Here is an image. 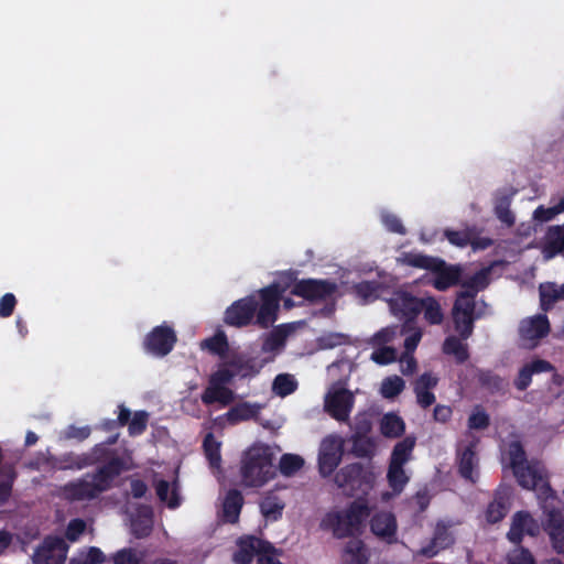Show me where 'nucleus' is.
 Returning <instances> with one entry per match:
<instances>
[{
    "mask_svg": "<svg viewBox=\"0 0 564 564\" xmlns=\"http://www.w3.org/2000/svg\"><path fill=\"white\" fill-rule=\"evenodd\" d=\"M225 362L231 369L234 377L241 379L256 377L263 367V362H258L256 358L242 354H232L225 359Z\"/></svg>",
    "mask_w": 564,
    "mask_h": 564,
    "instance_id": "21",
    "label": "nucleus"
},
{
    "mask_svg": "<svg viewBox=\"0 0 564 564\" xmlns=\"http://www.w3.org/2000/svg\"><path fill=\"white\" fill-rule=\"evenodd\" d=\"M273 454L264 444H253L241 457L240 476L247 487H262L275 476Z\"/></svg>",
    "mask_w": 564,
    "mask_h": 564,
    "instance_id": "4",
    "label": "nucleus"
},
{
    "mask_svg": "<svg viewBox=\"0 0 564 564\" xmlns=\"http://www.w3.org/2000/svg\"><path fill=\"white\" fill-rule=\"evenodd\" d=\"M17 299L13 293H6L0 299V317H10L15 308Z\"/></svg>",
    "mask_w": 564,
    "mask_h": 564,
    "instance_id": "60",
    "label": "nucleus"
},
{
    "mask_svg": "<svg viewBox=\"0 0 564 564\" xmlns=\"http://www.w3.org/2000/svg\"><path fill=\"white\" fill-rule=\"evenodd\" d=\"M237 551L232 555L236 564H251L254 556H264L265 554H273L274 546L264 540L254 535H245L237 541Z\"/></svg>",
    "mask_w": 564,
    "mask_h": 564,
    "instance_id": "14",
    "label": "nucleus"
},
{
    "mask_svg": "<svg viewBox=\"0 0 564 564\" xmlns=\"http://www.w3.org/2000/svg\"><path fill=\"white\" fill-rule=\"evenodd\" d=\"M203 448L210 467L219 468L221 463L220 443L212 433L204 437Z\"/></svg>",
    "mask_w": 564,
    "mask_h": 564,
    "instance_id": "39",
    "label": "nucleus"
},
{
    "mask_svg": "<svg viewBox=\"0 0 564 564\" xmlns=\"http://www.w3.org/2000/svg\"><path fill=\"white\" fill-rule=\"evenodd\" d=\"M371 430V424L367 421L357 424L355 433L350 436V453L357 458H367L371 462L376 453V443L367 434Z\"/></svg>",
    "mask_w": 564,
    "mask_h": 564,
    "instance_id": "19",
    "label": "nucleus"
},
{
    "mask_svg": "<svg viewBox=\"0 0 564 564\" xmlns=\"http://www.w3.org/2000/svg\"><path fill=\"white\" fill-rule=\"evenodd\" d=\"M550 332V324L545 315H536L521 322L519 333L522 347L533 349L541 338Z\"/></svg>",
    "mask_w": 564,
    "mask_h": 564,
    "instance_id": "16",
    "label": "nucleus"
},
{
    "mask_svg": "<svg viewBox=\"0 0 564 564\" xmlns=\"http://www.w3.org/2000/svg\"><path fill=\"white\" fill-rule=\"evenodd\" d=\"M404 421L395 413H387L381 419L380 431L381 434L386 437H400L404 433Z\"/></svg>",
    "mask_w": 564,
    "mask_h": 564,
    "instance_id": "35",
    "label": "nucleus"
},
{
    "mask_svg": "<svg viewBox=\"0 0 564 564\" xmlns=\"http://www.w3.org/2000/svg\"><path fill=\"white\" fill-rule=\"evenodd\" d=\"M478 458L471 446L467 447L460 457V477L475 485L478 480Z\"/></svg>",
    "mask_w": 564,
    "mask_h": 564,
    "instance_id": "33",
    "label": "nucleus"
},
{
    "mask_svg": "<svg viewBox=\"0 0 564 564\" xmlns=\"http://www.w3.org/2000/svg\"><path fill=\"white\" fill-rule=\"evenodd\" d=\"M148 512H149V517L145 521H143V520H133L132 521V532L139 539L150 535V533L152 531L151 510H148Z\"/></svg>",
    "mask_w": 564,
    "mask_h": 564,
    "instance_id": "58",
    "label": "nucleus"
},
{
    "mask_svg": "<svg viewBox=\"0 0 564 564\" xmlns=\"http://www.w3.org/2000/svg\"><path fill=\"white\" fill-rule=\"evenodd\" d=\"M381 220H382V224L384 225V227L387 228V230H389L390 232L399 234V235L406 234L405 227L403 226L401 219L397 215L391 214V213H386L381 216Z\"/></svg>",
    "mask_w": 564,
    "mask_h": 564,
    "instance_id": "56",
    "label": "nucleus"
},
{
    "mask_svg": "<svg viewBox=\"0 0 564 564\" xmlns=\"http://www.w3.org/2000/svg\"><path fill=\"white\" fill-rule=\"evenodd\" d=\"M297 388V382L289 373L278 375L272 384L273 392L279 397H286L293 393Z\"/></svg>",
    "mask_w": 564,
    "mask_h": 564,
    "instance_id": "43",
    "label": "nucleus"
},
{
    "mask_svg": "<svg viewBox=\"0 0 564 564\" xmlns=\"http://www.w3.org/2000/svg\"><path fill=\"white\" fill-rule=\"evenodd\" d=\"M399 261L409 267L433 272L435 274L433 285L440 291H445L449 286L458 284L457 264L448 267L444 260L437 257L419 252H404Z\"/></svg>",
    "mask_w": 564,
    "mask_h": 564,
    "instance_id": "8",
    "label": "nucleus"
},
{
    "mask_svg": "<svg viewBox=\"0 0 564 564\" xmlns=\"http://www.w3.org/2000/svg\"><path fill=\"white\" fill-rule=\"evenodd\" d=\"M489 425V416L480 409L476 408L473 414L468 419L469 429L484 430Z\"/></svg>",
    "mask_w": 564,
    "mask_h": 564,
    "instance_id": "57",
    "label": "nucleus"
},
{
    "mask_svg": "<svg viewBox=\"0 0 564 564\" xmlns=\"http://www.w3.org/2000/svg\"><path fill=\"white\" fill-rule=\"evenodd\" d=\"M261 409L262 405L258 403L240 402L229 409L226 417L229 423L237 424L242 421L257 419Z\"/></svg>",
    "mask_w": 564,
    "mask_h": 564,
    "instance_id": "28",
    "label": "nucleus"
},
{
    "mask_svg": "<svg viewBox=\"0 0 564 564\" xmlns=\"http://www.w3.org/2000/svg\"><path fill=\"white\" fill-rule=\"evenodd\" d=\"M376 480L377 474L371 462L347 464L334 475V482L343 494L356 499H366L375 488Z\"/></svg>",
    "mask_w": 564,
    "mask_h": 564,
    "instance_id": "6",
    "label": "nucleus"
},
{
    "mask_svg": "<svg viewBox=\"0 0 564 564\" xmlns=\"http://www.w3.org/2000/svg\"><path fill=\"white\" fill-rule=\"evenodd\" d=\"M112 561L113 564H140L142 556L134 549L126 547L116 552Z\"/></svg>",
    "mask_w": 564,
    "mask_h": 564,
    "instance_id": "51",
    "label": "nucleus"
},
{
    "mask_svg": "<svg viewBox=\"0 0 564 564\" xmlns=\"http://www.w3.org/2000/svg\"><path fill=\"white\" fill-rule=\"evenodd\" d=\"M284 291L285 289L280 283L273 282L258 291L259 301L254 295L235 301L225 311V324L237 328L250 325L269 328L278 318Z\"/></svg>",
    "mask_w": 564,
    "mask_h": 564,
    "instance_id": "1",
    "label": "nucleus"
},
{
    "mask_svg": "<svg viewBox=\"0 0 564 564\" xmlns=\"http://www.w3.org/2000/svg\"><path fill=\"white\" fill-rule=\"evenodd\" d=\"M421 338L422 332L419 328H415L412 334L406 336V338L404 339L405 352H413L416 349Z\"/></svg>",
    "mask_w": 564,
    "mask_h": 564,
    "instance_id": "63",
    "label": "nucleus"
},
{
    "mask_svg": "<svg viewBox=\"0 0 564 564\" xmlns=\"http://www.w3.org/2000/svg\"><path fill=\"white\" fill-rule=\"evenodd\" d=\"M497 217L508 227L514 225V216L510 210V198L508 196L501 197L495 208Z\"/></svg>",
    "mask_w": 564,
    "mask_h": 564,
    "instance_id": "49",
    "label": "nucleus"
},
{
    "mask_svg": "<svg viewBox=\"0 0 564 564\" xmlns=\"http://www.w3.org/2000/svg\"><path fill=\"white\" fill-rule=\"evenodd\" d=\"M387 481L392 494L399 496L410 481V476L406 474L404 465L389 463Z\"/></svg>",
    "mask_w": 564,
    "mask_h": 564,
    "instance_id": "32",
    "label": "nucleus"
},
{
    "mask_svg": "<svg viewBox=\"0 0 564 564\" xmlns=\"http://www.w3.org/2000/svg\"><path fill=\"white\" fill-rule=\"evenodd\" d=\"M552 369L553 367L549 361L542 359L534 360L520 369L514 384L519 390H525L531 382L533 373L550 371Z\"/></svg>",
    "mask_w": 564,
    "mask_h": 564,
    "instance_id": "29",
    "label": "nucleus"
},
{
    "mask_svg": "<svg viewBox=\"0 0 564 564\" xmlns=\"http://www.w3.org/2000/svg\"><path fill=\"white\" fill-rule=\"evenodd\" d=\"M105 558V554L99 547L90 546L72 558L70 564H102Z\"/></svg>",
    "mask_w": 564,
    "mask_h": 564,
    "instance_id": "47",
    "label": "nucleus"
},
{
    "mask_svg": "<svg viewBox=\"0 0 564 564\" xmlns=\"http://www.w3.org/2000/svg\"><path fill=\"white\" fill-rule=\"evenodd\" d=\"M415 441L414 436H405L398 442L392 449L389 463L405 465L411 459Z\"/></svg>",
    "mask_w": 564,
    "mask_h": 564,
    "instance_id": "34",
    "label": "nucleus"
},
{
    "mask_svg": "<svg viewBox=\"0 0 564 564\" xmlns=\"http://www.w3.org/2000/svg\"><path fill=\"white\" fill-rule=\"evenodd\" d=\"M541 308L547 312L556 302L564 300V283L557 285L553 282L542 283L539 286Z\"/></svg>",
    "mask_w": 564,
    "mask_h": 564,
    "instance_id": "31",
    "label": "nucleus"
},
{
    "mask_svg": "<svg viewBox=\"0 0 564 564\" xmlns=\"http://www.w3.org/2000/svg\"><path fill=\"white\" fill-rule=\"evenodd\" d=\"M202 348L207 349L210 354L221 359H226L229 350L228 338L224 332H217L212 337L202 341Z\"/></svg>",
    "mask_w": 564,
    "mask_h": 564,
    "instance_id": "36",
    "label": "nucleus"
},
{
    "mask_svg": "<svg viewBox=\"0 0 564 564\" xmlns=\"http://www.w3.org/2000/svg\"><path fill=\"white\" fill-rule=\"evenodd\" d=\"M352 290L358 297H360L365 303H368L379 297L381 283L375 280L361 281L354 284Z\"/></svg>",
    "mask_w": 564,
    "mask_h": 564,
    "instance_id": "40",
    "label": "nucleus"
},
{
    "mask_svg": "<svg viewBox=\"0 0 564 564\" xmlns=\"http://www.w3.org/2000/svg\"><path fill=\"white\" fill-rule=\"evenodd\" d=\"M542 254L545 260H550L556 254L564 256V224L547 228L543 239Z\"/></svg>",
    "mask_w": 564,
    "mask_h": 564,
    "instance_id": "26",
    "label": "nucleus"
},
{
    "mask_svg": "<svg viewBox=\"0 0 564 564\" xmlns=\"http://www.w3.org/2000/svg\"><path fill=\"white\" fill-rule=\"evenodd\" d=\"M243 506V496L237 489H230L223 503L224 520L228 523H236Z\"/></svg>",
    "mask_w": 564,
    "mask_h": 564,
    "instance_id": "27",
    "label": "nucleus"
},
{
    "mask_svg": "<svg viewBox=\"0 0 564 564\" xmlns=\"http://www.w3.org/2000/svg\"><path fill=\"white\" fill-rule=\"evenodd\" d=\"M399 332V326H388L381 328L372 337V344L376 346H384L388 343H391Z\"/></svg>",
    "mask_w": 564,
    "mask_h": 564,
    "instance_id": "55",
    "label": "nucleus"
},
{
    "mask_svg": "<svg viewBox=\"0 0 564 564\" xmlns=\"http://www.w3.org/2000/svg\"><path fill=\"white\" fill-rule=\"evenodd\" d=\"M231 369L226 366L225 360L219 365L208 378V384L200 395V400L205 405L219 403L227 406L235 401V392L228 387L234 380Z\"/></svg>",
    "mask_w": 564,
    "mask_h": 564,
    "instance_id": "9",
    "label": "nucleus"
},
{
    "mask_svg": "<svg viewBox=\"0 0 564 564\" xmlns=\"http://www.w3.org/2000/svg\"><path fill=\"white\" fill-rule=\"evenodd\" d=\"M370 516L367 499H355L344 511L329 512L322 525L333 531L338 539L348 538L359 532L365 520Z\"/></svg>",
    "mask_w": 564,
    "mask_h": 564,
    "instance_id": "7",
    "label": "nucleus"
},
{
    "mask_svg": "<svg viewBox=\"0 0 564 564\" xmlns=\"http://www.w3.org/2000/svg\"><path fill=\"white\" fill-rule=\"evenodd\" d=\"M155 491L156 496L162 502H166L167 507L171 509H175L180 506L181 500L177 492V482L174 481L173 488L171 490V497H169L170 492V482L164 479H160L155 482Z\"/></svg>",
    "mask_w": 564,
    "mask_h": 564,
    "instance_id": "37",
    "label": "nucleus"
},
{
    "mask_svg": "<svg viewBox=\"0 0 564 564\" xmlns=\"http://www.w3.org/2000/svg\"><path fill=\"white\" fill-rule=\"evenodd\" d=\"M491 267L482 268L470 276L460 278V339H465L473 333V323L482 314V310L476 311L475 296L486 289L490 281Z\"/></svg>",
    "mask_w": 564,
    "mask_h": 564,
    "instance_id": "5",
    "label": "nucleus"
},
{
    "mask_svg": "<svg viewBox=\"0 0 564 564\" xmlns=\"http://www.w3.org/2000/svg\"><path fill=\"white\" fill-rule=\"evenodd\" d=\"M432 539L444 550L454 543L449 527L443 521L436 523Z\"/></svg>",
    "mask_w": 564,
    "mask_h": 564,
    "instance_id": "50",
    "label": "nucleus"
},
{
    "mask_svg": "<svg viewBox=\"0 0 564 564\" xmlns=\"http://www.w3.org/2000/svg\"><path fill=\"white\" fill-rule=\"evenodd\" d=\"M544 530L551 545L560 554L564 553V516L556 509L547 511Z\"/></svg>",
    "mask_w": 564,
    "mask_h": 564,
    "instance_id": "20",
    "label": "nucleus"
},
{
    "mask_svg": "<svg viewBox=\"0 0 564 564\" xmlns=\"http://www.w3.org/2000/svg\"><path fill=\"white\" fill-rule=\"evenodd\" d=\"M438 383L437 377L430 372L422 373L414 382L416 402L422 409H427L435 402V394L431 391Z\"/></svg>",
    "mask_w": 564,
    "mask_h": 564,
    "instance_id": "25",
    "label": "nucleus"
},
{
    "mask_svg": "<svg viewBox=\"0 0 564 564\" xmlns=\"http://www.w3.org/2000/svg\"><path fill=\"white\" fill-rule=\"evenodd\" d=\"M86 454V462L89 463V466L101 464V466H107L111 463L118 464V476L121 475L123 470L127 469L126 462L122 457H120L116 449H111L106 444L99 443L96 444L90 452Z\"/></svg>",
    "mask_w": 564,
    "mask_h": 564,
    "instance_id": "24",
    "label": "nucleus"
},
{
    "mask_svg": "<svg viewBox=\"0 0 564 564\" xmlns=\"http://www.w3.org/2000/svg\"><path fill=\"white\" fill-rule=\"evenodd\" d=\"M422 312L424 318L432 325H438L443 322V312L440 303L433 297L421 299Z\"/></svg>",
    "mask_w": 564,
    "mask_h": 564,
    "instance_id": "42",
    "label": "nucleus"
},
{
    "mask_svg": "<svg viewBox=\"0 0 564 564\" xmlns=\"http://www.w3.org/2000/svg\"><path fill=\"white\" fill-rule=\"evenodd\" d=\"M442 550H444V549L441 547L433 539H431V541L426 545L422 546L416 552V555H420V556H423L426 558H432V557L436 556Z\"/></svg>",
    "mask_w": 564,
    "mask_h": 564,
    "instance_id": "62",
    "label": "nucleus"
},
{
    "mask_svg": "<svg viewBox=\"0 0 564 564\" xmlns=\"http://www.w3.org/2000/svg\"><path fill=\"white\" fill-rule=\"evenodd\" d=\"M405 382L399 376H390L383 379L380 392L386 399L398 397L404 389Z\"/></svg>",
    "mask_w": 564,
    "mask_h": 564,
    "instance_id": "44",
    "label": "nucleus"
},
{
    "mask_svg": "<svg viewBox=\"0 0 564 564\" xmlns=\"http://www.w3.org/2000/svg\"><path fill=\"white\" fill-rule=\"evenodd\" d=\"M337 292V284L330 280L301 279L295 281L291 294L310 303H321L333 297Z\"/></svg>",
    "mask_w": 564,
    "mask_h": 564,
    "instance_id": "11",
    "label": "nucleus"
},
{
    "mask_svg": "<svg viewBox=\"0 0 564 564\" xmlns=\"http://www.w3.org/2000/svg\"><path fill=\"white\" fill-rule=\"evenodd\" d=\"M509 564H534V560L529 551L520 550L509 557Z\"/></svg>",
    "mask_w": 564,
    "mask_h": 564,
    "instance_id": "64",
    "label": "nucleus"
},
{
    "mask_svg": "<svg viewBox=\"0 0 564 564\" xmlns=\"http://www.w3.org/2000/svg\"><path fill=\"white\" fill-rule=\"evenodd\" d=\"M397 359V351L389 346H382L371 354V360L378 365H389Z\"/></svg>",
    "mask_w": 564,
    "mask_h": 564,
    "instance_id": "54",
    "label": "nucleus"
},
{
    "mask_svg": "<svg viewBox=\"0 0 564 564\" xmlns=\"http://www.w3.org/2000/svg\"><path fill=\"white\" fill-rule=\"evenodd\" d=\"M288 333L281 326L274 328L263 340L262 351L271 352L284 346Z\"/></svg>",
    "mask_w": 564,
    "mask_h": 564,
    "instance_id": "46",
    "label": "nucleus"
},
{
    "mask_svg": "<svg viewBox=\"0 0 564 564\" xmlns=\"http://www.w3.org/2000/svg\"><path fill=\"white\" fill-rule=\"evenodd\" d=\"M343 564H366L368 562L365 543L359 539L349 540L341 555Z\"/></svg>",
    "mask_w": 564,
    "mask_h": 564,
    "instance_id": "30",
    "label": "nucleus"
},
{
    "mask_svg": "<svg viewBox=\"0 0 564 564\" xmlns=\"http://www.w3.org/2000/svg\"><path fill=\"white\" fill-rule=\"evenodd\" d=\"M68 546L64 539L58 536H47L43 544L40 545L34 554V563L43 564H64L67 555Z\"/></svg>",
    "mask_w": 564,
    "mask_h": 564,
    "instance_id": "15",
    "label": "nucleus"
},
{
    "mask_svg": "<svg viewBox=\"0 0 564 564\" xmlns=\"http://www.w3.org/2000/svg\"><path fill=\"white\" fill-rule=\"evenodd\" d=\"M512 495V488L507 485H501L495 491L494 500L487 508V520L490 523H497L501 521L507 514L510 507V498Z\"/></svg>",
    "mask_w": 564,
    "mask_h": 564,
    "instance_id": "23",
    "label": "nucleus"
},
{
    "mask_svg": "<svg viewBox=\"0 0 564 564\" xmlns=\"http://www.w3.org/2000/svg\"><path fill=\"white\" fill-rule=\"evenodd\" d=\"M344 456V441L338 435L323 438L318 451V473L323 478L332 476Z\"/></svg>",
    "mask_w": 564,
    "mask_h": 564,
    "instance_id": "12",
    "label": "nucleus"
},
{
    "mask_svg": "<svg viewBox=\"0 0 564 564\" xmlns=\"http://www.w3.org/2000/svg\"><path fill=\"white\" fill-rule=\"evenodd\" d=\"M3 470L7 479L0 482V506L9 500L12 492L13 481L17 476L12 467L4 468Z\"/></svg>",
    "mask_w": 564,
    "mask_h": 564,
    "instance_id": "53",
    "label": "nucleus"
},
{
    "mask_svg": "<svg viewBox=\"0 0 564 564\" xmlns=\"http://www.w3.org/2000/svg\"><path fill=\"white\" fill-rule=\"evenodd\" d=\"M149 414L145 411H137L128 424L130 436H138L145 432L148 426Z\"/></svg>",
    "mask_w": 564,
    "mask_h": 564,
    "instance_id": "48",
    "label": "nucleus"
},
{
    "mask_svg": "<svg viewBox=\"0 0 564 564\" xmlns=\"http://www.w3.org/2000/svg\"><path fill=\"white\" fill-rule=\"evenodd\" d=\"M118 471L117 463L99 466L94 473H88L82 478L65 484L61 488V494L70 502L96 499L112 487Z\"/></svg>",
    "mask_w": 564,
    "mask_h": 564,
    "instance_id": "3",
    "label": "nucleus"
},
{
    "mask_svg": "<svg viewBox=\"0 0 564 564\" xmlns=\"http://www.w3.org/2000/svg\"><path fill=\"white\" fill-rule=\"evenodd\" d=\"M304 465V459L295 454H283L279 468L283 476L290 477L299 471Z\"/></svg>",
    "mask_w": 564,
    "mask_h": 564,
    "instance_id": "45",
    "label": "nucleus"
},
{
    "mask_svg": "<svg viewBox=\"0 0 564 564\" xmlns=\"http://www.w3.org/2000/svg\"><path fill=\"white\" fill-rule=\"evenodd\" d=\"M412 501L417 507L419 512H424L431 502V495L426 487L417 490L412 497Z\"/></svg>",
    "mask_w": 564,
    "mask_h": 564,
    "instance_id": "61",
    "label": "nucleus"
},
{
    "mask_svg": "<svg viewBox=\"0 0 564 564\" xmlns=\"http://www.w3.org/2000/svg\"><path fill=\"white\" fill-rule=\"evenodd\" d=\"M284 503L276 496H267L260 502L262 514L270 520H278L282 516Z\"/></svg>",
    "mask_w": 564,
    "mask_h": 564,
    "instance_id": "41",
    "label": "nucleus"
},
{
    "mask_svg": "<svg viewBox=\"0 0 564 564\" xmlns=\"http://www.w3.org/2000/svg\"><path fill=\"white\" fill-rule=\"evenodd\" d=\"M86 522L80 518L72 519L65 530V538L69 542H76L86 531Z\"/></svg>",
    "mask_w": 564,
    "mask_h": 564,
    "instance_id": "52",
    "label": "nucleus"
},
{
    "mask_svg": "<svg viewBox=\"0 0 564 564\" xmlns=\"http://www.w3.org/2000/svg\"><path fill=\"white\" fill-rule=\"evenodd\" d=\"M56 464L58 469H74L80 470L83 468L89 467V463L86 462V454H76L73 452L62 454L56 458Z\"/></svg>",
    "mask_w": 564,
    "mask_h": 564,
    "instance_id": "38",
    "label": "nucleus"
},
{
    "mask_svg": "<svg viewBox=\"0 0 564 564\" xmlns=\"http://www.w3.org/2000/svg\"><path fill=\"white\" fill-rule=\"evenodd\" d=\"M177 337L174 329L167 325H159L145 336L143 348L155 357H165L174 348Z\"/></svg>",
    "mask_w": 564,
    "mask_h": 564,
    "instance_id": "13",
    "label": "nucleus"
},
{
    "mask_svg": "<svg viewBox=\"0 0 564 564\" xmlns=\"http://www.w3.org/2000/svg\"><path fill=\"white\" fill-rule=\"evenodd\" d=\"M91 433V430L89 426H76V425H68L67 429L64 431V437L67 440H77L79 442L86 440L89 437Z\"/></svg>",
    "mask_w": 564,
    "mask_h": 564,
    "instance_id": "59",
    "label": "nucleus"
},
{
    "mask_svg": "<svg viewBox=\"0 0 564 564\" xmlns=\"http://www.w3.org/2000/svg\"><path fill=\"white\" fill-rule=\"evenodd\" d=\"M509 466L518 484L538 496L547 499L553 496L543 465L535 459L528 460L527 453L519 441H513L508 447Z\"/></svg>",
    "mask_w": 564,
    "mask_h": 564,
    "instance_id": "2",
    "label": "nucleus"
},
{
    "mask_svg": "<svg viewBox=\"0 0 564 564\" xmlns=\"http://www.w3.org/2000/svg\"><path fill=\"white\" fill-rule=\"evenodd\" d=\"M540 531L538 522L525 511L517 512L511 522L508 538L513 543H520L523 534L536 535Z\"/></svg>",
    "mask_w": 564,
    "mask_h": 564,
    "instance_id": "22",
    "label": "nucleus"
},
{
    "mask_svg": "<svg viewBox=\"0 0 564 564\" xmlns=\"http://www.w3.org/2000/svg\"><path fill=\"white\" fill-rule=\"evenodd\" d=\"M390 312L404 323L400 328V333L404 334L412 329L411 324L416 319L422 312L421 299L413 296L405 291H397L388 300Z\"/></svg>",
    "mask_w": 564,
    "mask_h": 564,
    "instance_id": "10",
    "label": "nucleus"
},
{
    "mask_svg": "<svg viewBox=\"0 0 564 564\" xmlns=\"http://www.w3.org/2000/svg\"><path fill=\"white\" fill-rule=\"evenodd\" d=\"M354 406V395L347 389H338L329 392L325 398V409L329 415L339 421L348 420Z\"/></svg>",
    "mask_w": 564,
    "mask_h": 564,
    "instance_id": "17",
    "label": "nucleus"
},
{
    "mask_svg": "<svg viewBox=\"0 0 564 564\" xmlns=\"http://www.w3.org/2000/svg\"><path fill=\"white\" fill-rule=\"evenodd\" d=\"M370 531L387 544L398 542V522L390 511H378L370 519Z\"/></svg>",
    "mask_w": 564,
    "mask_h": 564,
    "instance_id": "18",
    "label": "nucleus"
}]
</instances>
